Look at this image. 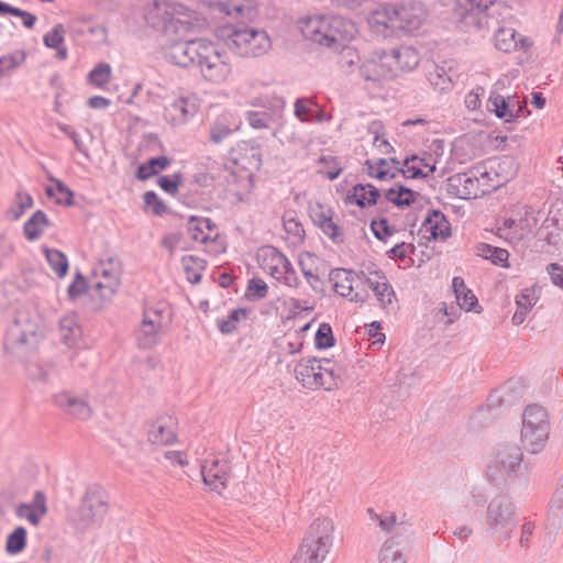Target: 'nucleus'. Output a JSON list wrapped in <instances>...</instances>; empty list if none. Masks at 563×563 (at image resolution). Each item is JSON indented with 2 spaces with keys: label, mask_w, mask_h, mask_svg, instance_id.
Returning <instances> with one entry per match:
<instances>
[{
  "label": "nucleus",
  "mask_w": 563,
  "mask_h": 563,
  "mask_svg": "<svg viewBox=\"0 0 563 563\" xmlns=\"http://www.w3.org/2000/svg\"><path fill=\"white\" fill-rule=\"evenodd\" d=\"M334 525L317 518L307 528L300 547L290 563H322L333 545Z\"/></svg>",
  "instance_id": "f257e3e1"
},
{
  "label": "nucleus",
  "mask_w": 563,
  "mask_h": 563,
  "mask_svg": "<svg viewBox=\"0 0 563 563\" xmlns=\"http://www.w3.org/2000/svg\"><path fill=\"white\" fill-rule=\"evenodd\" d=\"M227 46L241 57H258L272 46L271 38L264 30L245 24L227 26L222 31Z\"/></svg>",
  "instance_id": "f03ea898"
},
{
  "label": "nucleus",
  "mask_w": 563,
  "mask_h": 563,
  "mask_svg": "<svg viewBox=\"0 0 563 563\" xmlns=\"http://www.w3.org/2000/svg\"><path fill=\"white\" fill-rule=\"evenodd\" d=\"M521 421L520 440L523 449L532 454L541 452L550 435L547 409L537 404L529 405L523 410Z\"/></svg>",
  "instance_id": "7ed1b4c3"
},
{
  "label": "nucleus",
  "mask_w": 563,
  "mask_h": 563,
  "mask_svg": "<svg viewBox=\"0 0 563 563\" xmlns=\"http://www.w3.org/2000/svg\"><path fill=\"white\" fill-rule=\"evenodd\" d=\"M486 525L488 531L499 540L511 538V532L517 526L516 507L508 496L494 497L486 510Z\"/></svg>",
  "instance_id": "20e7f679"
},
{
  "label": "nucleus",
  "mask_w": 563,
  "mask_h": 563,
  "mask_svg": "<svg viewBox=\"0 0 563 563\" xmlns=\"http://www.w3.org/2000/svg\"><path fill=\"white\" fill-rule=\"evenodd\" d=\"M109 494L102 486H88L78 509L79 528L100 526L109 511Z\"/></svg>",
  "instance_id": "39448f33"
},
{
  "label": "nucleus",
  "mask_w": 563,
  "mask_h": 563,
  "mask_svg": "<svg viewBox=\"0 0 563 563\" xmlns=\"http://www.w3.org/2000/svg\"><path fill=\"white\" fill-rule=\"evenodd\" d=\"M523 454L521 448L515 443H506L498 446L496 451L495 465L487 468V477L496 487L506 483V475L517 473L522 463Z\"/></svg>",
  "instance_id": "423d86ee"
},
{
  "label": "nucleus",
  "mask_w": 563,
  "mask_h": 563,
  "mask_svg": "<svg viewBox=\"0 0 563 563\" xmlns=\"http://www.w3.org/2000/svg\"><path fill=\"white\" fill-rule=\"evenodd\" d=\"M199 67L202 77L213 84L224 82L232 71L228 54L220 52L211 42H208L206 48L202 49Z\"/></svg>",
  "instance_id": "0eeeda50"
},
{
  "label": "nucleus",
  "mask_w": 563,
  "mask_h": 563,
  "mask_svg": "<svg viewBox=\"0 0 563 563\" xmlns=\"http://www.w3.org/2000/svg\"><path fill=\"white\" fill-rule=\"evenodd\" d=\"M180 5L167 1L154 0L145 9L144 19L146 23L156 31L167 33L169 30H176L179 20L176 14L179 13Z\"/></svg>",
  "instance_id": "6e6552de"
},
{
  "label": "nucleus",
  "mask_w": 563,
  "mask_h": 563,
  "mask_svg": "<svg viewBox=\"0 0 563 563\" xmlns=\"http://www.w3.org/2000/svg\"><path fill=\"white\" fill-rule=\"evenodd\" d=\"M338 24H340V21L332 19V16H310L303 21L301 32L307 40L331 47L335 40L333 34H336L333 27H336Z\"/></svg>",
  "instance_id": "1a4fd4ad"
},
{
  "label": "nucleus",
  "mask_w": 563,
  "mask_h": 563,
  "mask_svg": "<svg viewBox=\"0 0 563 563\" xmlns=\"http://www.w3.org/2000/svg\"><path fill=\"white\" fill-rule=\"evenodd\" d=\"M208 41L202 38L177 42L170 45L166 53L168 60L179 67L199 66V59L202 57V49L206 48Z\"/></svg>",
  "instance_id": "9d476101"
},
{
  "label": "nucleus",
  "mask_w": 563,
  "mask_h": 563,
  "mask_svg": "<svg viewBox=\"0 0 563 563\" xmlns=\"http://www.w3.org/2000/svg\"><path fill=\"white\" fill-rule=\"evenodd\" d=\"M95 277H101L92 286L93 290L100 294L102 300L110 299L118 290L120 285V269L113 258L100 261L93 268Z\"/></svg>",
  "instance_id": "9b49d317"
},
{
  "label": "nucleus",
  "mask_w": 563,
  "mask_h": 563,
  "mask_svg": "<svg viewBox=\"0 0 563 563\" xmlns=\"http://www.w3.org/2000/svg\"><path fill=\"white\" fill-rule=\"evenodd\" d=\"M368 25L376 34L384 37L398 35L396 3H383L371 12Z\"/></svg>",
  "instance_id": "f8f14e48"
},
{
  "label": "nucleus",
  "mask_w": 563,
  "mask_h": 563,
  "mask_svg": "<svg viewBox=\"0 0 563 563\" xmlns=\"http://www.w3.org/2000/svg\"><path fill=\"white\" fill-rule=\"evenodd\" d=\"M385 65L393 73V78L405 71H411L419 65V54L411 46L401 45L389 51L383 49Z\"/></svg>",
  "instance_id": "ddd939ff"
},
{
  "label": "nucleus",
  "mask_w": 563,
  "mask_h": 563,
  "mask_svg": "<svg viewBox=\"0 0 563 563\" xmlns=\"http://www.w3.org/2000/svg\"><path fill=\"white\" fill-rule=\"evenodd\" d=\"M398 34L418 30L427 20L428 11L420 1L396 3Z\"/></svg>",
  "instance_id": "4468645a"
},
{
  "label": "nucleus",
  "mask_w": 563,
  "mask_h": 563,
  "mask_svg": "<svg viewBox=\"0 0 563 563\" xmlns=\"http://www.w3.org/2000/svg\"><path fill=\"white\" fill-rule=\"evenodd\" d=\"M54 404L66 415L78 420H88L92 410L87 399L71 391L58 393L53 398Z\"/></svg>",
  "instance_id": "2eb2a0df"
},
{
  "label": "nucleus",
  "mask_w": 563,
  "mask_h": 563,
  "mask_svg": "<svg viewBox=\"0 0 563 563\" xmlns=\"http://www.w3.org/2000/svg\"><path fill=\"white\" fill-rule=\"evenodd\" d=\"M230 466L227 461L213 459L211 462L206 461L201 466V475L203 483L219 494L227 488Z\"/></svg>",
  "instance_id": "dca6fc26"
},
{
  "label": "nucleus",
  "mask_w": 563,
  "mask_h": 563,
  "mask_svg": "<svg viewBox=\"0 0 563 563\" xmlns=\"http://www.w3.org/2000/svg\"><path fill=\"white\" fill-rule=\"evenodd\" d=\"M197 113V104L194 99L179 97L164 108V119L172 125H181L188 122Z\"/></svg>",
  "instance_id": "f3484780"
},
{
  "label": "nucleus",
  "mask_w": 563,
  "mask_h": 563,
  "mask_svg": "<svg viewBox=\"0 0 563 563\" xmlns=\"http://www.w3.org/2000/svg\"><path fill=\"white\" fill-rule=\"evenodd\" d=\"M295 377L305 388L319 389L322 375V360L317 357L302 358L295 366Z\"/></svg>",
  "instance_id": "a211bd4d"
},
{
  "label": "nucleus",
  "mask_w": 563,
  "mask_h": 563,
  "mask_svg": "<svg viewBox=\"0 0 563 563\" xmlns=\"http://www.w3.org/2000/svg\"><path fill=\"white\" fill-rule=\"evenodd\" d=\"M420 233H422L426 239L446 240L451 236V225L443 212L433 209L429 211L423 220Z\"/></svg>",
  "instance_id": "6ab92c4d"
},
{
  "label": "nucleus",
  "mask_w": 563,
  "mask_h": 563,
  "mask_svg": "<svg viewBox=\"0 0 563 563\" xmlns=\"http://www.w3.org/2000/svg\"><path fill=\"white\" fill-rule=\"evenodd\" d=\"M47 510L45 494L42 490H36L31 503H20L15 507V515L19 518H25L32 526L37 527Z\"/></svg>",
  "instance_id": "aec40b11"
},
{
  "label": "nucleus",
  "mask_w": 563,
  "mask_h": 563,
  "mask_svg": "<svg viewBox=\"0 0 563 563\" xmlns=\"http://www.w3.org/2000/svg\"><path fill=\"white\" fill-rule=\"evenodd\" d=\"M175 419L172 416H159L152 422L148 430V440L153 444L168 445L176 439Z\"/></svg>",
  "instance_id": "412c9836"
},
{
  "label": "nucleus",
  "mask_w": 563,
  "mask_h": 563,
  "mask_svg": "<svg viewBox=\"0 0 563 563\" xmlns=\"http://www.w3.org/2000/svg\"><path fill=\"white\" fill-rule=\"evenodd\" d=\"M496 0H459L460 9L462 10V19L477 27H482L487 18L486 11L495 3Z\"/></svg>",
  "instance_id": "4be33fe9"
},
{
  "label": "nucleus",
  "mask_w": 563,
  "mask_h": 563,
  "mask_svg": "<svg viewBox=\"0 0 563 563\" xmlns=\"http://www.w3.org/2000/svg\"><path fill=\"white\" fill-rule=\"evenodd\" d=\"M539 236L549 245H558L563 238V218L561 209H551L548 217L543 220L539 231Z\"/></svg>",
  "instance_id": "5701e85b"
},
{
  "label": "nucleus",
  "mask_w": 563,
  "mask_h": 563,
  "mask_svg": "<svg viewBox=\"0 0 563 563\" xmlns=\"http://www.w3.org/2000/svg\"><path fill=\"white\" fill-rule=\"evenodd\" d=\"M261 267L273 278L282 282V269L289 265V260L276 247L266 246L261 250Z\"/></svg>",
  "instance_id": "b1692460"
},
{
  "label": "nucleus",
  "mask_w": 563,
  "mask_h": 563,
  "mask_svg": "<svg viewBox=\"0 0 563 563\" xmlns=\"http://www.w3.org/2000/svg\"><path fill=\"white\" fill-rule=\"evenodd\" d=\"M380 191L372 184H357L353 187L352 194L346 196V201L355 203L360 208L372 207L378 203ZM383 201L379 202V211L384 212L382 208Z\"/></svg>",
  "instance_id": "393cba45"
},
{
  "label": "nucleus",
  "mask_w": 563,
  "mask_h": 563,
  "mask_svg": "<svg viewBox=\"0 0 563 563\" xmlns=\"http://www.w3.org/2000/svg\"><path fill=\"white\" fill-rule=\"evenodd\" d=\"M385 65L383 52L377 53V59H369L360 67V76L366 81L379 82L385 79H393V73Z\"/></svg>",
  "instance_id": "a878e982"
},
{
  "label": "nucleus",
  "mask_w": 563,
  "mask_h": 563,
  "mask_svg": "<svg viewBox=\"0 0 563 563\" xmlns=\"http://www.w3.org/2000/svg\"><path fill=\"white\" fill-rule=\"evenodd\" d=\"M487 110L494 112L497 118L505 122H512L519 114H515V103L510 96L504 97L498 93H492L487 101Z\"/></svg>",
  "instance_id": "bb28decb"
},
{
  "label": "nucleus",
  "mask_w": 563,
  "mask_h": 563,
  "mask_svg": "<svg viewBox=\"0 0 563 563\" xmlns=\"http://www.w3.org/2000/svg\"><path fill=\"white\" fill-rule=\"evenodd\" d=\"M378 563H407V555L397 536L384 541L378 552Z\"/></svg>",
  "instance_id": "cd10ccee"
},
{
  "label": "nucleus",
  "mask_w": 563,
  "mask_h": 563,
  "mask_svg": "<svg viewBox=\"0 0 563 563\" xmlns=\"http://www.w3.org/2000/svg\"><path fill=\"white\" fill-rule=\"evenodd\" d=\"M354 278V272L345 268H334L329 274L333 290L342 297L352 295Z\"/></svg>",
  "instance_id": "c85d7f7f"
},
{
  "label": "nucleus",
  "mask_w": 563,
  "mask_h": 563,
  "mask_svg": "<svg viewBox=\"0 0 563 563\" xmlns=\"http://www.w3.org/2000/svg\"><path fill=\"white\" fill-rule=\"evenodd\" d=\"M52 227L51 220L44 211H35L24 223L23 233L27 241L40 239L46 228Z\"/></svg>",
  "instance_id": "c756f323"
},
{
  "label": "nucleus",
  "mask_w": 563,
  "mask_h": 563,
  "mask_svg": "<svg viewBox=\"0 0 563 563\" xmlns=\"http://www.w3.org/2000/svg\"><path fill=\"white\" fill-rule=\"evenodd\" d=\"M68 32L74 38H80L88 34L93 35L97 33L106 34V29L101 25L91 23V18H75L67 24Z\"/></svg>",
  "instance_id": "7c9ffc66"
},
{
  "label": "nucleus",
  "mask_w": 563,
  "mask_h": 563,
  "mask_svg": "<svg viewBox=\"0 0 563 563\" xmlns=\"http://www.w3.org/2000/svg\"><path fill=\"white\" fill-rule=\"evenodd\" d=\"M49 180L55 184V189L53 187H46V196L49 198H55V203L59 206H74V191L65 183L57 178L49 177Z\"/></svg>",
  "instance_id": "2f4dec72"
},
{
  "label": "nucleus",
  "mask_w": 563,
  "mask_h": 563,
  "mask_svg": "<svg viewBox=\"0 0 563 563\" xmlns=\"http://www.w3.org/2000/svg\"><path fill=\"white\" fill-rule=\"evenodd\" d=\"M342 377L338 369L334 368V364L331 360H322V375L319 382V389L334 390L342 384Z\"/></svg>",
  "instance_id": "473e14b6"
},
{
  "label": "nucleus",
  "mask_w": 563,
  "mask_h": 563,
  "mask_svg": "<svg viewBox=\"0 0 563 563\" xmlns=\"http://www.w3.org/2000/svg\"><path fill=\"white\" fill-rule=\"evenodd\" d=\"M534 303L536 301H533L531 290L529 288L521 290L520 294L516 296L517 309L511 319L512 323L515 325L523 323Z\"/></svg>",
  "instance_id": "72a5a7b5"
},
{
  "label": "nucleus",
  "mask_w": 563,
  "mask_h": 563,
  "mask_svg": "<svg viewBox=\"0 0 563 563\" xmlns=\"http://www.w3.org/2000/svg\"><path fill=\"white\" fill-rule=\"evenodd\" d=\"M162 329L154 327L153 321H142L137 332L136 340L141 349H151L158 341V334Z\"/></svg>",
  "instance_id": "f704fd0d"
},
{
  "label": "nucleus",
  "mask_w": 563,
  "mask_h": 563,
  "mask_svg": "<svg viewBox=\"0 0 563 563\" xmlns=\"http://www.w3.org/2000/svg\"><path fill=\"white\" fill-rule=\"evenodd\" d=\"M60 340L64 344L73 346L81 336V328L71 317H65L59 321Z\"/></svg>",
  "instance_id": "c9c22d12"
},
{
  "label": "nucleus",
  "mask_w": 563,
  "mask_h": 563,
  "mask_svg": "<svg viewBox=\"0 0 563 563\" xmlns=\"http://www.w3.org/2000/svg\"><path fill=\"white\" fill-rule=\"evenodd\" d=\"M33 198L27 192L18 191L12 206L7 210V218L11 221L19 220L27 209L33 207Z\"/></svg>",
  "instance_id": "e433bc0d"
},
{
  "label": "nucleus",
  "mask_w": 563,
  "mask_h": 563,
  "mask_svg": "<svg viewBox=\"0 0 563 563\" xmlns=\"http://www.w3.org/2000/svg\"><path fill=\"white\" fill-rule=\"evenodd\" d=\"M42 250L51 268L57 274L58 277H64L67 274L69 267L67 256L56 249L43 246Z\"/></svg>",
  "instance_id": "4c0bfd02"
},
{
  "label": "nucleus",
  "mask_w": 563,
  "mask_h": 563,
  "mask_svg": "<svg viewBox=\"0 0 563 563\" xmlns=\"http://www.w3.org/2000/svg\"><path fill=\"white\" fill-rule=\"evenodd\" d=\"M495 46L497 49L509 53L517 49V32L512 27H500L495 34Z\"/></svg>",
  "instance_id": "58836bf2"
},
{
  "label": "nucleus",
  "mask_w": 563,
  "mask_h": 563,
  "mask_svg": "<svg viewBox=\"0 0 563 563\" xmlns=\"http://www.w3.org/2000/svg\"><path fill=\"white\" fill-rule=\"evenodd\" d=\"M250 310L236 308L232 310L227 319L217 320L218 329L223 334H231L238 329V323L249 317Z\"/></svg>",
  "instance_id": "ea45409f"
},
{
  "label": "nucleus",
  "mask_w": 563,
  "mask_h": 563,
  "mask_svg": "<svg viewBox=\"0 0 563 563\" xmlns=\"http://www.w3.org/2000/svg\"><path fill=\"white\" fill-rule=\"evenodd\" d=\"M26 541H27L26 529L22 526L16 527L7 537V542H5L7 553H9V554L21 553L26 547Z\"/></svg>",
  "instance_id": "a19ab883"
},
{
  "label": "nucleus",
  "mask_w": 563,
  "mask_h": 563,
  "mask_svg": "<svg viewBox=\"0 0 563 563\" xmlns=\"http://www.w3.org/2000/svg\"><path fill=\"white\" fill-rule=\"evenodd\" d=\"M232 132L233 129L228 122V118L225 115H220L210 125L209 137L213 144H220L223 140L230 136Z\"/></svg>",
  "instance_id": "79ce46f5"
},
{
  "label": "nucleus",
  "mask_w": 563,
  "mask_h": 563,
  "mask_svg": "<svg viewBox=\"0 0 563 563\" xmlns=\"http://www.w3.org/2000/svg\"><path fill=\"white\" fill-rule=\"evenodd\" d=\"M332 19H338L340 21V24L335 25L336 27H333V31L336 33L333 34L335 38L333 41V46L342 45L344 42H349L354 38L356 27L352 21L344 20L341 16H332Z\"/></svg>",
  "instance_id": "37998d69"
},
{
  "label": "nucleus",
  "mask_w": 563,
  "mask_h": 563,
  "mask_svg": "<svg viewBox=\"0 0 563 563\" xmlns=\"http://www.w3.org/2000/svg\"><path fill=\"white\" fill-rule=\"evenodd\" d=\"M318 173L325 176L330 180H334L339 177L342 172L338 158L335 156H321L318 159Z\"/></svg>",
  "instance_id": "c03bdc74"
},
{
  "label": "nucleus",
  "mask_w": 563,
  "mask_h": 563,
  "mask_svg": "<svg viewBox=\"0 0 563 563\" xmlns=\"http://www.w3.org/2000/svg\"><path fill=\"white\" fill-rule=\"evenodd\" d=\"M26 58V53L22 49L0 57V78L11 70L21 66Z\"/></svg>",
  "instance_id": "a18cd8bd"
},
{
  "label": "nucleus",
  "mask_w": 563,
  "mask_h": 563,
  "mask_svg": "<svg viewBox=\"0 0 563 563\" xmlns=\"http://www.w3.org/2000/svg\"><path fill=\"white\" fill-rule=\"evenodd\" d=\"M314 344L318 350H325L335 344L332 328L329 323H321L314 335Z\"/></svg>",
  "instance_id": "49530a36"
},
{
  "label": "nucleus",
  "mask_w": 563,
  "mask_h": 563,
  "mask_svg": "<svg viewBox=\"0 0 563 563\" xmlns=\"http://www.w3.org/2000/svg\"><path fill=\"white\" fill-rule=\"evenodd\" d=\"M111 77V67L108 63H99L88 75V80L96 87H103Z\"/></svg>",
  "instance_id": "de8ad7c7"
},
{
  "label": "nucleus",
  "mask_w": 563,
  "mask_h": 563,
  "mask_svg": "<svg viewBox=\"0 0 563 563\" xmlns=\"http://www.w3.org/2000/svg\"><path fill=\"white\" fill-rule=\"evenodd\" d=\"M283 224H284L285 231L288 234H290L299 240L305 239L306 233H305L303 225L296 218L295 211L289 210L284 213Z\"/></svg>",
  "instance_id": "09e8293b"
},
{
  "label": "nucleus",
  "mask_w": 563,
  "mask_h": 563,
  "mask_svg": "<svg viewBox=\"0 0 563 563\" xmlns=\"http://www.w3.org/2000/svg\"><path fill=\"white\" fill-rule=\"evenodd\" d=\"M429 82L434 87L435 90L441 92L449 91L453 87V81L448 76L443 68L437 67L433 71L429 73Z\"/></svg>",
  "instance_id": "8fccbe9b"
},
{
  "label": "nucleus",
  "mask_w": 563,
  "mask_h": 563,
  "mask_svg": "<svg viewBox=\"0 0 563 563\" xmlns=\"http://www.w3.org/2000/svg\"><path fill=\"white\" fill-rule=\"evenodd\" d=\"M312 102L306 98H298L295 102V114L301 122L321 121V115H314Z\"/></svg>",
  "instance_id": "3c124183"
},
{
  "label": "nucleus",
  "mask_w": 563,
  "mask_h": 563,
  "mask_svg": "<svg viewBox=\"0 0 563 563\" xmlns=\"http://www.w3.org/2000/svg\"><path fill=\"white\" fill-rule=\"evenodd\" d=\"M268 286L261 278H252L249 280L245 297L249 300H260L267 296Z\"/></svg>",
  "instance_id": "603ef678"
},
{
  "label": "nucleus",
  "mask_w": 563,
  "mask_h": 563,
  "mask_svg": "<svg viewBox=\"0 0 563 563\" xmlns=\"http://www.w3.org/2000/svg\"><path fill=\"white\" fill-rule=\"evenodd\" d=\"M371 229L375 238L379 241H384L385 238L391 236L396 232L395 228L389 225L386 218H379L378 220L373 219L371 221Z\"/></svg>",
  "instance_id": "864d4df0"
},
{
  "label": "nucleus",
  "mask_w": 563,
  "mask_h": 563,
  "mask_svg": "<svg viewBox=\"0 0 563 563\" xmlns=\"http://www.w3.org/2000/svg\"><path fill=\"white\" fill-rule=\"evenodd\" d=\"M183 183V176L180 173H175L172 176H161L157 180L158 186L165 192L174 196L178 192V188Z\"/></svg>",
  "instance_id": "5fc2aeb1"
},
{
  "label": "nucleus",
  "mask_w": 563,
  "mask_h": 563,
  "mask_svg": "<svg viewBox=\"0 0 563 563\" xmlns=\"http://www.w3.org/2000/svg\"><path fill=\"white\" fill-rule=\"evenodd\" d=\"M65 26L62 23L54 25L51 32L43 37L45 46L49 48H58L64 43Z\"/></svg>",
  "instance_id": "6e6d98bb"
},
{
  "label": "nucleus",
  "mask_w": 563,
  "mask_h": 563,
  "mask_svg": "<svg viewBox=\"0 0 563 563\" xmlns=\"http://www.w3.org/2000/svg\"><path fill=\"white\" fill-rule=\"evenodd\" d=\"M88 289L89 286L86 277L80 272H77L74 282L67 288V295L70 299H76L86 294Z\"/></svg>",
  "instance_id": "4d7b16f0"
},
{
  "label": "nucleus",
  "mask_w": 563,
  "mask_h": 563,
  "mask_svg": "<svg viewBox=\"0 0 563 563\" xmlns=\"http://www.w3.org/2000/svg\"><path fill=\"white\" fill-rule=\"evenodd\" d=\"M434 172H435V165L430 166V168L427 172H424L420 166L411 165L407 169L396 168L394 173H396V177L399 174H401L406 178L418 179V178H427Z\"/></svg>",
  "instance_id": "13d9d810"
},
{
  "label": "nucleus",
  "mask_w": 563,
  "mask_h": 563,
  "mask_svg": "<svg viewBox=\"0 0 563 563\" xmlns=\"http://www.w3.org/2000/svg\"><path fill=\"white\" fill-rule=\"evenodd\" d=\"M146 207H151L155 216H163L167 212V206L155 191H146L143 196Z\"/></svg>",
  "instance_id": "bf43d9fd"
},
{
  "label": "nucleus",
  "mask_w": 563,
  "mask_h": 563,
  "mask_svg": "<svg viewBox=\"0 0 563 563\" xmlns=\"http://www.w3.org/2000/svg\"><path fill=\"white\" fill-rule=\"evenodd\" d=\"M374 294L384 308L390 305L395 297V291L388 280H383L380 286L376 284Z\"/></svg>",
  "instance_id": "052dcab7"
},
{
  "label": "nucleus",
  "mask_w": 563,
  "mask_h": 563,
  "mask_svg": "<svg viewBox=\"0 0 563 563\" xmlns=\"http://www.w3.org/2000/svg\"><path fill=\"white\" fill-rule=\"evenodd\" d=\"M321 231L335 244H341L344 241L342 229L331 218L323 225L320 227Z\"/></svg>",
  "instance_id": "680f3d73"
},
{
  "label": "nucleus",
  "mask_w": 563,
  "mask_h": 563,
  "mask_svg": "<svg viewBox=\"0 0 563 563\" xmlns=\"http://www.w3.org/2000/svg\"><path fill=\"white\" fill-rule=\"evenodd\" d=\"M451 181H456L459 185L463 186L462 194L464 196H473L476 197L477 194L474 191V186L476 183H478V179L476 177H471L467 174H457L456 176L450 178Z\"/></svg>",
  "instance_id": "e2e57ef3"
},
{
  "label": "nucleus",
  "mask_w": 563,
  "mask_h": 563,
  "mask_svg": "<svg viewBox=\"0 0 563 563\" xmlns=\"http://www.w3.org/2000/svg\"><path fill=\"white\" fill-rule=\"evenodd\" d=\"M247 122L254 129H266L272 119L271 114L264 111H250Z\"/></svg>",
  "instance_id": "0e129e2a"
},
{
  "label": "nucleus",
  "mask_w": 563,
  "mask_h": 563,
  "mask_svg": "<svg viewBox=\"0 0 563 563\" xmlns=\"http://www.w3.org/2000/svg\"><path fill=\"white\" fill-rule=\"evenodd\" d=\"M372 519L378 520L379 527L386 532H393L397 527V517L395 514H389L387 516H378L374 512L372 508L367 509Z\"/></svg>",
  "instance_id": "69168bd1"
},
{
  "label": "nucleus",
  "mask_w": 563,
  "mask_h": 563,
  "mask_svg": "<svg viewBox=\"0 0 563 563\" xmlns=\"http://www.w3.org/2000/svg\"><path fill=\"white\" fill-rule=\"evenodd\" d=\"M333 216L332 209H324L322 205L318 203L316 208L311 209L310 218L317 227L323 225Z\"/></svg>",
  "instance_id": "338daca9"
},
{
  "label": "nucleus",
  "mask_w": 563,
  "mask_h": 563,
  "mask_svg": "<svg viewBox=\"0 0 563 563\" xmlns=\"http://www.w3.org/2000/svg\"><path fill=\"white\" fill-rule=\"evenodd\" d=\"M181 263L187 274H189L192 271H203L207 266L206 260L195 255H185L181 258Z\"/></svg>",
  "instance_id": "774afa93"
}]
</instances>
